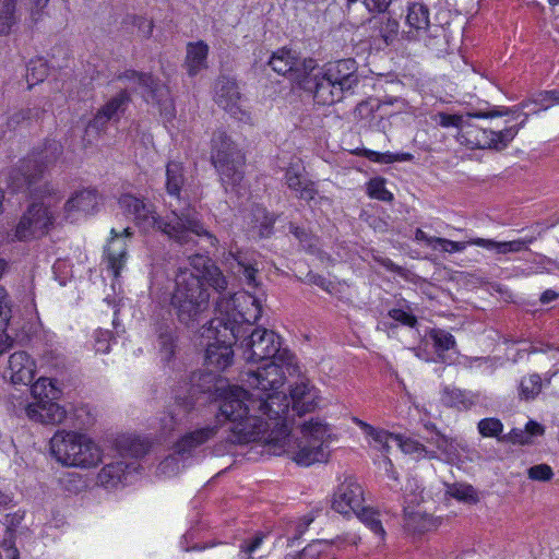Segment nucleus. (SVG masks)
I'll return each mask as SVG.
<instances>
[{"mask_svg": "<svg viewBox=\"0 0 559 559\" xmlns=\"http://www.w3.org/2000/svg\"><path fill=\"white\" fill-rule=\"evenodd\" d=\"M321 69L329 76L344 98L346 94H353L359 84L358 63L354 58L340 59L326 62Z\"/></svg>", "mask_w": 559, "mask_h": 559, "instance_id": "6ab92c4d", "label": "nucleus"}, {"mask_svg": "<svg viewBox=\"0 0 559 559\" xmlns=\"http://www.w3.org/2000/svg\"><path fill=\"white\" fill-rule=\"evenodd\" d=\"M321 544L312 543L307 545L294 559H321Z\"/></svg>", "mask_w": 559, "mask_h": 559, "instance_id": "774afa93", "label": "nucleus"}, {"mask_svg": "<svg viewBox=\"0 0 559 559\" xmlns=\"http://www.w3.org/2000/svg\"><path fill=\"white\" fill-rule=\"evenodd\" d=\"M62 153V147L56 142L49 143L44 152L33 153L32 156L20 160L10 170L8 187L12 192L29 191L40 180L48 165L52 164Z\"/></svg>", "mask_w": 559, "mask_h": 559, "instance_id": "1a4fd4ad", "label": "nucleus"}, {"mask_svg": "<svg viewBox=\"0 0 559 559\" xmlns=\"http://www.w3.org/2000/svg\"><path fill=\"white\" fill-rule=\"evenodd\" d=\"M354 514L377 536L380 540H383L385 536V531L382 526V522L380 520L379 512L371 509L366 508L364 504L359 512H355Z\"/></svg>", "mask_w": 559, "mask_h": 559, "instance_id": "37998d69", "label": "nucleus"}, {"mask_svg": "<svg viewBox=\"0 0 559 559\" xmlns=\"http://www.w3.org/2000/svg\"><path fill=\"white\" fill-rule=\"evenodd\" d=\"M380 109L381 103L378 98H368L357 104L354 115L357 119L370 121Z\"/></svg>", "mask_w": 559, "mask_h": 559, "instance_id": "5fc2aeb1", "label": "nucleus"}, {"mask_svg": "<svg viewBox=\"0 0 559 559\" xmlns=\"http://www.w3.org/2000/svg\"><path fill=\"white\" fill-rule=\"evenodd\" d=\"M241 94L237 80L228 75H219L215 83L216 104L230 114L235 119L253 124L251 112L245 110L240 104Z\"/></svg>", "mask_w": 559, "mask_h": 559, "instance_id": "f3484780", "label": "nucleus"}, {"mask_svg": "<svg viewBox=\"0 0 559 559\" xmlns=\"http://www.w3.org/2000/svg\"><path fill=\"white\" fill-rule=\"evenodd\" d=\"M190 260V264L200 272V274H195L200 276L202 282L204 281L215 289L217 293L222 294L227 289V278L222 273L221 269L216 266L212 260L202 254H191L188 255Z\"/></svg>", "mask_w": 559, "mask_h": 559, "instance_id": "a878e982", "label": "nucleus"}, {"mask_svg": "<svg viewBox=\"0 0 559 559\" xmlns=\"http://www.w3.org/2000/svg\"><path fill=\"white\" fill-rule=\"evenodd\" d=\"M110 121L107 114L97 110L85 127L84 141L92 143L94 140L98 139L106 132Z\"/></svg>", "mask_w": 559, "mask_h": 559, "instance_id": "ea45409f", "label": "nucleus"}, {"mask_svg": "<svg viewBox=\"0 0 559 559\" xmlns=\"http://www.w3.org/2000/svg\"><path fill=\"white\" fill-rule=\"evenodd\" d=\"M400 23L397 20L388 16L384 17L380 26V35L386 44H391L397 37Z\"/></svg>", "mask_w": 559, "mask_h": 559, "instance_id": "6e6d98bb", "label": "nucleus"}, {"mask_svg": "<svg viewBox=\"0 0 559 559\" xmlns=\"http://www.w3.org/2000/svg\"><path fill=\"white\" fill-rule=\"evenodd\" d=\"M49 0H29V20L32 24L41 21Z\"/></svg>", "mask_w": 559, "mask_h": 559, "instance_id": "0e129e2a", "label": "nucleus"}, {"mask_svg": "<svg viewBox=\"0 0 559 559\" xmlns=\"http://www.w3.org/2000/svg\"><path fill=\"white\" fill-rule=\"evenodd\" d=\"M359 155L366 157L370 162L380 163V164H393L396 162H412L414 159V155L411 153H391V152H376L369 148H362L358 153Z\"/></svg>", "mask_w": 559, "mask_h": 559, "instance_id": "79ce46f5", "label": "nucleus"}, {"mask_svg": "<svg viewBox=\"0 0 559 559\" xmlns=\"http://www.w3.org/2000/svg\"><path fill=\"white\" fill-rule=\"evenodd\" d=\"M251 236L260 239L267 238L273 234L275 218L265 207L255 205L251 210Z\"/></svg>", "mask_w": 559, "mask_h": 559, "instance_id": "72a5a7b5", "label": "nucleus"}, {"mask_svg": "<svg viewBox=\"0 0 559 559\" xmlns=\"http://www.w3.org/2000/svg\"><path fill=\"white\" fill-rule=\"evenodd\" d=\"M130 103V93L127 90H121L107 100L98 110L107 114L111 121H119Z\"/></svg>", "mask_w": 559, "mask_h": 559, "instance_id": "4c0bfd02", "label": "nucleus"}, {"mask_svg": "<svg viewBox=\"0 0 559 559\" xmlns=\"http://www.w3.org/2000/svg\"><path fill=\"white\" fill-rule=\"evenodd\" d=\"M31 392L36 403L29 404L26 408L27 416L35 421L48 425L60 424L66 418L67 412L58 403L56 399V389L50 380L40 378L31 386Z\"/></svg>", "mask_w": 559, "mask_h": 559, "instance_id": "f8f14e48", "label": "nucleus"}, {"mask_svg": "<svg viewBox=\"0 0 559 559\" xmlns=\"http://www.w3.org/2000/svg\"><path fill=\"white\" fill-rule=\"evenodd\" d=\"M133 236L131 227H126L122 231L116 228L110 230V239L104 251V260L115 278L120 276L128 259V240Z\"/></svg>", "mask_w": 559, "mask_h": 559, "instance_id": "412c9836", "label": "nucleus"}, {"mask_svg": "<svg viewBox=\"0 0 559 559\" xmlns=\"http://www.w3.org/2000/svg\"><path fill=\"white\" fill-rule=\"evenodd\" d=\"M365 502L361 486L352 477L338 485L332 498V509L341 514L348 515L359 512Z\"/></svg>", "mask_w": 559, "mask_h": 559, "instance_id": "b1692460", "label": "nucleus"}, {"mask_svg": "<svg viewBox=\"0 0 559 559\" xmlns=\"http://www.w3.org/2000/svg\"><path fill=\"white\" fill-rule=\"evenodd\" d=\"M302 71L304 75L298 86L310 93L318 105L330 106L343 99L337 86L329 80L316 59L307 58Z\"/></svg>", "mask_w": 559, "mask_h": 559, "instance_id": "ddd939ff", "label": "nucleus"}, {"mask_svg": "<svg viewBox=\"0 0 559 559\" xmlns=\"http://www.w3.org/2000/svg\"><path fill=\"white\" fill-rule=\"evenodd\" d=\"M20 21L17 0H0V36H8Z\"/></svg>", "mask_w": 559, "mask_h": 559, "instance_id": "e433bc0d", "label": "nucleus"}, {"mask_svg": "<svg viewBox=\"0 0 559 559\" xmlns=\"http://www.w3.org/2000/svg\"><path fill=\"white\" fill-rule=\"evenodd\" d=\"M262 314L261 299L249 292H239L216 302V316L210 322L204 364L213 372L223 371L234 361L233 345H237Z\"/></svg>", "mask_w": 559, "mask_h": 559, "instance_id": "f03ea898", "label": "nucleus"}, {"mask_svg": "<svg viewBox=\"0 0 559 559\" xmlns=\"http://www.w3.org/2000/svg\"><path fill=\"white\" fill-rule=\"evenodd\" d=\"M307 58H300L298 52L290 48H280L274 51L267 64L281 75H288L294 82L299 83L304 75V63Z\"/></svg>", "mask_w": 559, "mask_h": 559, "instance_id": "393cba45", "label": "nucleus"}, {"mask_svg": "<svg viewBox=\"0 0 559 559\" xmlns=\"http://www.w3.org/2000/svg\"><path fill=\"white\" fill-rule=\"evenodd\" d=\"M368 195L383 202L393 201V193L385 188V179L376 177L369 180L367 185Z\"/></svg>", "mask_w": 559, "mask_h": 559, "instance_id": "603ef678", "label": "nucleus"}, {"mask_svg": "<svg viewBox=\"0 0 559 559\" xmlns=\"http://www.w3.org/2000/svg\"><path fill=\"white\" fill-rule=\"evenodd\" d=\"M441 402L447 407L468 411L477 403V396L472 392L456 388H444L441 394Z\"/></svg>", "mask_w": 559, "mask_h": 559, "instance_id": "f704fd0d", "label": "nucleus"}, {"mask_svg": "<svg viewBox=\"0 0 559 559\" xmlns=\"http://www.w3.org/2000/svg\"><path fill=\"white\" fill-rule=\"evenodd\" d=\"M209 56V46L203 40L189 43L187 45V55L185 66L190 76H195L201 70L205 69Z\"/></svg>", "mask_w": 559, "mask_h": 559, "instance_id": "473e14b6", "label": "nucleus"}, {"mask_svg": "<svg viewBox=\"0 0 559 559\" xmlns=\"http://www.w3.org/2000/svg\"><path fill=\"white\" fill-rule=\"evenodd\" d=\"M211 162L219 175L226 193L242 194L246 156L224 130L214 131L211 139Z\"/></svg>", "mask_w": 559, "mask_h": 559, "instance_id": "39448f33", "label": "nucleus"}, {"mask_svg": "<svg viewBox=\"0 0 559 559\" xmlns=\"http://www.w3.org/2000/svg\"><path fill=\"white\" fill-rule=\"evenodd\" d=\"M467 245H472L469 241H453L447 238H438L437 241V250H440L442 252H462L466 249Z\"/></svg>", "mask_w": 559, "mask_h": 559, "instance_id": "680f3d73", "label": "nucleus"}, {"mask_svg": "<svg viewBox=\"0 0 559 559\" xmlns=\"http://www.w3.org/2000/svg\"><path fill=\"white\" fill-rule=\"evenodd\" d=\"M119 205L141 229H156L180 247L191 250L197 246L198 238H205L213 247L218 242L204 228L198 212L192 207H175L169 215L162 217L156 215L153 204L132 194L121 195Z\"/></svg>", "mask_w": 559, "mask_h": 559, "instance_id": "7ed1b4c3", "label": "nucleus"}, {"mask_svg": "<svg viewBox=\"0 0 559 559\" xmlns=\"http://www.w3.org/2000/svg\"><path fill=\"white\" fill-rule=\"evenodd\" d=\"M429 336L433 341V346L439 355L453 348L456 344L454 336L445 330L432 329Z\"/></svg>", "mask_w": 559, "mask_h": 559, "instance_id": "3c124183", "label": "nucleus"}, {"mask_svg": "<svg viewBox=\"0 0 559 559\" xmlns=\"http://www.w3.org/2000/svg\"><path fill=\"white\" fill-rule=\"evenodd\" d=\"M528 118L527 114H524L523 120L511 127H507L500 131H493L490 129H474L466 128L461 136L465 140L466 144L473 148L480 150H495L503 151L513 141L520 129H522Z\"/></svg>", "mask_w": 559, "mask_h": 559, "instance_id": "dca6fc26", "label": "nucleus"}, {"mask_svg": "<svg viewBox=\"0 0 559 559\" xmlns=\"http://www.w3.org/2000/svg\"><path fill=\"white\" fill-rule=\"evenodd\" d=\"M217 421L218 419L214 424L197 428L181 436V438L174 444L173 454L165 457L159 463L158 468L163 473H166L170 466L179 460L185 462L200 453L201 447L216 436L219 428Z\"/></svg>", "mask_w": 559, "mask_h": 559, "instance_id": "2eb2a0df", "label": "nucleus"}, {"mask_svg": "<svg viewBox=\"0 0 559 559\" xmlns=\"http://www.w3.org/2000/svg\"><path fill=\"white\" fill-rule=\"evenodd\" d=\"M543 380L538 373L522 377L518 385V395L521 401H534L542 392Z\"/></svg>", "mask_w": 559, "mask_h": 559, "instance_id": "58836bf2", "label": "nucleus"}, {"mask_svg": "<svg viewBox=\"0 0 559 559\" xmlns=\"http://www.w3.org/2000/svg\"><path fill=\"white\" fill-rule=\"evenodd\" d=\"M183 394H176V405L186 413L194 409L197 404L206 402L217 403L219 416L231 424L230 442L253 440L264 430L265 424L254 416L243 419L249 412L246 404V389L238 385H226L212 370L194 371L189 377V383Z\"/></svg>", "mask_w": 559, "mask_h": 559, "instance_id": "f257e3e1", "label": "nucleus"}, {"mask_svg": "<svg viewBox=\"0 0 559 559\" xmlns=\"http://www.w3.org/2000/svg\"><path fill=\"white\" fill-rule=\"evenodd\" d=\"M154 344L162 361L170 364L178 349V329L170 318L156 317L152 323Z\"/></svg>", "mask_w": 559, "mask_h": 559, "instance_id": "4be33fe9", "label": "nucleus"}, {"mask_svg": "<svg viewBox=\"0 0 559 559\" xmlns=\"http://www.w3.org/2000/svg\"><path fill=\"white\" fill-rule=\"evenodd\" d=\"M305 283L310 284V285H316V286L320 287L321 289H323V290H325L328 293H331L332 289L334 288L332 282H330L323 275H320V274L314 273L312 271H309L306 274Z\"/></svg>", "mask_w": 559, "mask_h": 559, "instance_id": "338daca9", "label": "nucleus"}, {"mask_svg": "<svg viewBox=\"0 0 559 559\" xmlns=\"http://www.w3.org/2000/svg\"><path fill=\"white\" fill-rule=\"evenodd\" d=\"M143 98L158 107L159 115L165 122L176 117V107L169 87L152 73L143 76Z\"/></svg>", "mask_w": 559, "mask_h": 559, "instance_id": "aec40b11", "label": "nucleus"}, {"mask_svg": "<svg viewBox=\"0 0 559 559\" xmlns=\"http://www.w3.org/2000/svg\"><path fill=\"white\" fill-rule=\"evenodd\" d=\"M112 333L108 330H98L95 333V349L97 353L107 354L110 349Z\"/></svg>", "mask_w": 559, "mask_h": 559, "instance_id": "69168bd1", "label": "nucleus"}, {"mask_svg": "<svg viewBox=\"0 0 559 559\" xmlns=\"http://www.w3.org/2000/svg\"><path fill=\"white\" fill-rule=\"evenodd\" d=\"M246 394L247 395L243 397V400L249 406V412L245 416H254L255 418H259L265 424V428L258 438L242 441L241 443L270 439L271 433H269V431L271 429V424L267 421V419L276 421L274 427L281 426V435H283L284 438L289 436L287 419L290 402L285 394H281L280 392L255 394L254 392H249L248 390H246ZM246 419L247 417L243 418V420ZM240 420L242 421V419Z\"/></svg>", "mask_w": 559, "mask_h": 559, "instance_id": "0eeeda50", "label": "nucleus"}, {"mask_svg": "<svg viewBox=\"0 0 559 559\" xmlns=\"http://www.w3.org/2000/svg\"><path fill=\"white\" fill-rule=\"evenodd\" d=\"M99 204V195L96 189H82L76 191L63 206L67 218L73 212H83L85 214L94 213Z\"/></svg>", "mask_w": 559, "mask_h": 559, "instance_id": "2f4dec72", "label": "nucleus"}, {"mask_svg": "<svg viewBox=\"0 0 559 559\" xmlns=\"http://www.w3.org/2000/svg\"><path fill=\"white\" fill-rule=\"evenodd\" d=\"M35 361L26 352H15L9 358L10 379L13 384L29 385L35 378Z\"/></svg>", "mask_w": 559, "mask_h": 559, "instance_id": "cd10ccee", "label": "nucleus"}, {"mask_svg": "<svg viewBox=\"0 0 559 559\" xmlns=\"http://www.w3.org/2000/svg\"><path fill=\"white\" fill-rule=\"evenodd\" d=\"M491 109H492V107H487L485 110H491ZM478 110L479 109L468 111L465 116L440 112L439 114V124L442 128H450V127L457 128L463 133V131H465L466 128H471L469 119L475 118L474 116H471V114L478 111Z\"/></svg>", "mask_w": 559, "mask_h": 559, "instance_id": "49530a36", "label": "nucleus"}, {"mask_svg": "<svg viewBox=\"0 0 559 559\" xmlns=\"http://www.w3.org/2000/svg\"><path fill=\"white\" fill-rule=\"evenodd\" d=\"M477 428L483 437L498 438V440L500 441V437L503 430V424L498 418L489 417L479 420Z\"/></svg>", "mask_w": 559, "mask_h": 559, "instance_id": "864d4df0", "label": "nucleus"}, {"mask_svg": "<svg viewBox=\"0 0 559 559\" xmlns=\"http://www.w3.org/2000/svg\"><path fill=\"white\" fill-rule=\"evenodd\" d=\"M304 169L296 166H289L284 174L285 183L295 197L301 201L310 203L318 194L314 181L309 179Z\"/></svg>", "mask_w": 559, "mask_h": 559, "instance_id": "bb28decb", "label": "nucleus"}, {"mask_svg": "<svg viewBox=\"0 0 559 559\" xmlns=\"http://www.w3.org/2000/svg\"><path fill=\"white\" fill-rule=\"evenodd\" d=\"M257 370H247L241 372L240 381L255 394L278 392L277 390L284 384L286 374L295 376L299 372V367L295 361V355L290 353L288 361L271 359Z\"/></svg>", "mask_w": 559, "mask_h": 559, "instance_id": "9d476101", "label": "nucleus"}, {"mask_svg": "<svg viewBox=\"0 0 559 559\" xmlns=\"http://www.w3.org/2000/svg\"><path fill=\"white\" fill-rule=\"evenodd\" d=\"M531 105H535L537 108L531 109V112L536 114L540 110H547L551 107V104L549 102V98L545 96V91L538 92L535 94L532 98L525 99L521 102L519 105L513 106L512 108H504L503 110H499L498 107H492L491 110H478L475 112H472L471 116L474 117H501L509 114H516L519 117L520 115H523L525 112H522L523 109L528 108ZM530 115L528 112H526Z\"/></svg>", "mask_w": 559, "mask_h": 559, "instance_id": "c756f323", "label": "nucleus"}, {"mask_svg": "<svg viewBox=\"0 0 559 559\" xmlns=\"http://www.w3.org/2000/svg\"><path fill=\"white\" fill-rule=\"evenodd\" d=\"M430 521L427 515L420 512H408L404 510V525L408 531L421 534L429 528Z\"/></svg>", "mask_w": 559, "mask_h": 559, "instance_id": "8fccbe9b", "label": "nucleus"}, {"mask_svg": "<svg viewBox=\"0 0 559 559\" xmlns=\"http://www.w3.org/2000/svg\"><path fill=\"white\" fill-rule=\"evenodd\" d=\"M318 392L314 386L301 381L296 383L289 393L292 412L298 416L314 411L318 404Z\"/></svg>", "mask_w": 559, "mask_h": 559, "instance_id": "c85d7f7f", "label": "nucleus"}, {"mask_svg": "<svg viewBox=\"0 0 559 559\" xmlns=\"http://www.w3.org/2000/svg\"><path fill=\"white\" fill-rule=\"evenodd\" d=\"M187 413L178 407L176 404L171 409H169L167 413L164 414L163 417H160V432L164 437H167L173 431H175L182 421V415H186Z\"/></svg>", "mask_w": 559, "mask_h": 559, "instance_id": "de8ad7c7", "label": "nucleus"}, {"mask_svg": "<svg viewBox=\"0 0 559 559\" xmlns=\"http://www.w3.org/2000/svg\"><path fill=\"white\" fill-rule=\"evenodd\" d=\"M471 243L485 248L487 250H496L498 253L520 252L523 250V242L519 239L512 241L499 242L492 239L474 238Z\"/></svg>", "mask_w": 559, "mask_h": 559, "instance_id": "a19ab883", "label": "nucleus"}, {"mask_svg": "<svg viewBox=\"0 0 559 559\" xmlns=\"http://www.w3.org/2000/svg\"><path fill=\"white\" fill-rule=\"evenodd\" d=\"M372 441L374 442V445L381 450L384 453H388L390 451V444L389 440L394 439L397 436H394L393 433H390L386 430L383 429H374L373 432L369 436Z\"/></svg>", "mask_w": 559, "mask_h": 559, "instance_id": "052dcab7", "label": "nucleus"}, {"mask_svg": "<svg viewBox=\"0 0 559 559\" xmlns=\"http://www.w3.org/2000/svg\"><path fill=\"white\" fill-rule=\"evenodd\" d=\"M429 8L423 2H413L407 5L406 24L409 27L408 38H436L441 27L430 23Z\"/></svg>", "mask_w": 559, "mask_h": 559, "instance_id": "5701e85b", "label": "nucleus"}, {"mask_svg": "<svg viewBox=\"0 0 559 559\" xmlns=\"http://www.w3.org/2000/svg\"><path fill=\"white\" fill-rule=\"evenodd\" d=\"M388 316L393 321L407 328H415L418 323L416 316L406 301L401 302L397 308L390 309Z\"/></svg>", "mask_w": 559, "mask_h": 559, "instance_id": "09e8293b", "label": "nucleus"}, {"mask_svg": "<svg viewBox=\"0 0 559 559\" xmlns=\"http://www.w3.org/2000/svg\"><path fill=\"white\" fill-rule=\"evenodd\" d=\"M55 217L41 202H32L20 217L14 230L8 235L9 242H27L48 234Z\"/></svg>", "mask_w": 559, "mask_h": 559, "instance_id": "4468645a", "label": "nucleus"}, {"mask_svg": "<svg viewBox=\"0 0 559 559\" xmlns=\"http://www.w3.org/2000/svg\"><path fill=\"white\" fill-rule=\"evenodd\" d=\"M255 322L250 323V329L241 333L242 337L239 348L242 350V357L248 362L260 364L271 359L288 361L290 350L282 347V337L272 330L264 328H252Z\"/></svg>", "mask_w": 559, "mask_h": 559, "instance_id": "6e6552de", "label": "nucleus"}, {"mask_svg": "<svg viewBox=\"0 0 559 559\" xmlns=\"http://www.w3.org/2000/svg\"><path fill=\"white\" fill-rule=\"evenodd\" d=\"M451 496L464 502H477L478 497L476 490L471 485H454L450 491Z\"/></svg>", "mask_w": 559, "mask_h": 559, "instance_id": "4d7b16f0", "label": "nucleus"}, {"mask_svg": "<svg viewBox=\"0 0 559 559\" xmlns=\"http://www.w3.org/2000/svg\"><path fill=\"white\" fill-rule=\"evenodd\" d=\"M395 441H397L399 447L405 453H416L418 455H427L428 454V451L426 450L425 445L419 443L416 440H412V439L402 440V438L396 437Z\"/></svg>", "mask_w": 559, "mask_h": 559, "instance_id": "e2e57ef3", "label": "nucleus"}, {"mask_svg": "<svg viewBox=\"0 0 559 559\" xmlns=\"http://www.w3.org/2000/svg\"><path fill=\"white\" fill-rule=\"evenodd\" d=\"M50 453L62 465L90 468L100 462V450L85 435L58 430L50 439Z\"/></svg>", "mask_w": 559, "mask_h": 559, "instance_id": "423d86ee", "label": "nucleus"}, {"mask_svg": "<svg viewBox=\"0 0 559 559\" xmlns=\"http://www.w3.org/2000/svg\"><path fill=\"white\" fill-rule=\"evenodd\" d=\"M48 64L43 58L32 59L26 66L28 88L43 82L48 75Z\"/></svg>", "mask_w": 559, "mask_h": 559, "instance_id": "a18cd8bd", "label": "nucleus"}, {"mask_svg": "<svg viewBox=\"0 0 559 559\" xmlns=\"http://www.w3.org/2000/svg\"><path fill=\"white\" fill-rule=\"evenodd\" d=\"M301 433L302 439L298 443L294 461L299 465L309 466L326 460V442L331 437L329 426L320 419H311L302 425Z\"/></svg>", "mask_w": 559, "mask_h": 559, "instance_id": "9b49d317", "label": "nucleus"}, {"mask_svg": "<svg viewBox=\"0 0 559 559\" xmlns=\"http://www.w3.org/2000/svg\"><path fill=\"white\" fill-rule=\"evenodd\" d=\"M527 476L532 480L549 481L554 477V472L548 464L542 463L530 467Z\"/></svg>", "mask_w": 559, "mask_h": 559, "instance_id": "13d9d810", "label": "nucleus"}, {"mask_svg": "<svg viewBox=\"0 0 559 559\" xmlns=\"http://www.w3.org/2000/svg\"><path fill=\"white\" fill-rule=\"evenodd\" d=\"M288 230L298 240L304 250L310 253H314L318 250L319 239L311 230L295 223H289Z\"/></svg>", "mask_w": 559, "mask_h": 559, "instance_id": "c03bdc74", "label": "nucleus"}, {"mask_svg": "<svg viewBox=\"0 0 559 559\" xmlns=\"http://www.w3.org/2000/svg\"><path fill=\"white\" fill-rule=\"evenodd\" d=\"M265 538V534L262 532L255 533L251 538L245 539L240 544V554H243L247 556V559H250L252 554L260 548L263 540Z\"/></svg>", "mask_w": 559, "mask_h": 559, "instance_id": "bf43d9fd", "label": "nucleus"}, {"mask_svg": "<svg viewBox=\"0 0 559 559\" xmlns=\"http://www.w3.org/2000/svg\"><path fill=\"white\" fill-rule=\"evenodd\" d=\"M130 465L123 461H116L106 464L98 473V481L106 488L116 487L129 473Z\"/></svg>", "mask_w": 559, "mask_h": 559, "instance_id": "c9c22d12", "label": "nucleus"}, {"mask_svg": "<svg viewBox=\"0 0 559 559\" xmlns=\"http://www.w3.org/2000/svg\"><path fill=\"white\" fill-rule=\"evenodd\" d=\"M209 305L210 294L200 276L180 270L170 297V308L179 323L189 329L198 328L206 318Z\"/></svg>", "mask_w": 559, "mask_h": 559, "instance_id": "20e7f679", "label": "nucleus"}, {"mask_svg": "<svg viewBox=\"0 0 559 559\" xmlns=\"http://www.w3.org/2000/svg\"><path fill=\"white\" fill-rule=\"evenodd\" d=\"M186 183V175L183 164L171 160L166 165V182L165 188L169 198L174 199L181 207H190L182 195Z\"/></svg>", "mask_w": 559, "mask_h": 559, "instance_id": "7c9ffc66", "label": "nucleus"}, {"mask_svg": "<svg viewBox=\"0 0 559 559\" xmlns=\"http://www.w3.org/2000/svg\"><path fill=\"white\" fill-rule=\"evenodd\" d=\"M259 258L260 254L257 251L240 249L235 246L224 255V261L248 287L255 289L260 285L257 278L259 273Z\"/></svg>", "mask_w": 559, "mask_h": 559, "instance_id": "a211bd4d", "label": "nucleus"}]
</instances>
